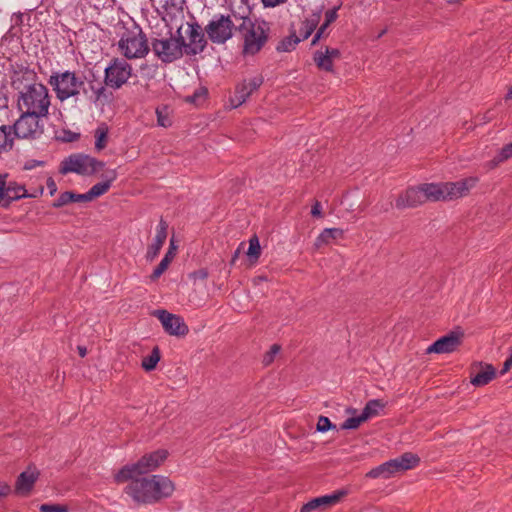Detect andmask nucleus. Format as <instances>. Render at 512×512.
<instances>
[{
    "mask_svg": "<svg viewBox=\"0 0 512 512\" xmlns=\"http://www.w3.org/2000/svg\"><path fill=\"white\" fill-rule=\"evenodd\" d=\"M127 482L124 493L138 506L158 503L175 491L174 483L163 475L133 476Z\"/></svg>",
    "mask_w": 512,
    "mask_h": 512,
    "instance_id": "nucleus-1",
    "label": "nucleus"
},
{
    "mask_svg": "<svg viewBox=\"0 0 512 512\" xmlns=\"http://www.w3.org/2000/svg\"><path fill=\"white\" fill-rule=\"evenodd\" d=\"M51 106L49 89L42 83H32L24 86L17 98L20 112L34 114L35 117H48Z\"/></svg>",
    "mask_w": 512,
    "mask_h": 512,
    "instance_id": "nucleus-2",
    "label": "nucleus"
},
{
    "mask_svg": "<svg viewBox=\"0 0 512 512\" xmlns=\"http://www.w3.org/2000/svg\"><path fill=\"white\" fill-rule=\"evenodd\" d=\"M232 17L235 20L241 21L237 25L236 30L240 33L243 40V54H257L268 40L269 27L267 23H256L248 16H237L234 12L232 13Z\"/></svg>",
    "mask_w": 512,
    "mask_h": 512,
    "instance_id": "nucleus-3",
    "label": "nucleus"
},
{
    "mask_svg": "<svg viewBox=\"0 0 512 512\" xmlns=\"http://www.w3.org/2000/svg\"><path fill=\"white\" fill-rule=\"evenodd\" d=\"M116 46L119 54L125 60L143 59L150 52L148 38L138 25L130 29L125 28Z\"/></svg>",
    "mask_w": 512,
    "mask_h": 512,
    "instance_id": "nucleus-4",
    "label": "nucleus"
},
{
    "mask_svg": "<svg viewBox=\"0 0 512 512\" xmlns=\"http://www.w3.org/2000/svg\"><path fill=\"white\" fill-rule=\"evenodd\" d=\"M84 79L83 75L75 71H57L50 75L48 84L55 92L56 98L64 102L70 98L78 99L85 87Z\"/></svg>",
    "mask_w": 512,
    "mask_h": 512,
    "instance_id": "nucleus-5",
    "label": "nucleus"
},
{
    "mask_svg": "<svg viewBox=\"0 0 512 512\" xmlns=\"http://www.w3.org/2000/svg\"><path fill=\"white\" fill-rule=\"evenodd\" d=\"M166 450H157L142 456L136 463L123 466L115 475L117 484L125 483L133 476H141L156 470L167 458Z\"/></svg>",
    "mask_w": 512,
    "mask_h": 512,
    "instance_id": "nucleus-6",
    "label": "nucleus"
},
{
    "mask_svg": "<svg viewBox=\"0 0 512 512\" xmlns=\"http://www.w3.org/2000/svg\"><path fill=\"white\" fill-rule=\"evenodd\" d=\"M152 51L163 63H172L180 59L184 50V38L181 33V27L176 31V35L168 38L154 39L151 43Z\"/></svg>",
    "mask_w": 512,
    "mask_h": 512,
    "instance_id": "nucleus-7",
    "label": "nucleus"
},
{
    "mask_svg": "<svg viewBox=\"0 0 512 512\" xmlns=\"http://www.w3.org/2000/svg\"><path fill=\"white\" fill-rule=\"evenodd\" d=\"M420 459L416 454L404 453L400 457L389 460L373 469H371L366 477L368 478H379L385 479L390 478L398 472L406 471L416 467Z\"/></svg>",
    "mask_w": 512,
    "mask_h": 512,
    "instance_id": "nucleus-8",
    "label": "nucleus"
},
{
    "mask_svg": "<svg viewBox=\"0 0 512 512\" xmlns=\"http://www.w3.org/2000/svg\"><path fill=\"white\" fill-rule=\"evenodd\" d=\"M104 167V162L84 154L71 155L61 163L62 174L77 173L92 175Z\"/></svg>",
    "mask_w": 512,
    "mask_h": 512,
    "instance_id": "nucleus-9",
    "label": "nucleus"
},
{
    "mask_svg": "<svg viewBox=\"0 0 512 512\" xmlns=\"http://www.w3.org/2000/svg\"><path fill=\"white\" fill-rule=\"evenodd\" d=\"M133 68L127 60L113 58L104 70V83L114 90L120 89L132 76Z\"/></svg>",
    "mask_w": 512,
    "mask_h": 512,
    "instance_id": "nucleus-10",
    "label": "nucleus"
},
{
    "mask_svg": "<svg viewBox=\"0 0 512 512\" xmlns=\"http://www.w3.org/2000/svg\"><path fill=\"white\" fill-rule=\"evenodd\" d=\"M237 25L230 15H218L205 27L209 39L216 44H224L233 36V30Z\"/></svg>",
    "mask_w": 512,
    "mask_h": 512,
    "instance_id": "nucleus-11",
    "label": "nucleus"
},
{
    "mask_svg": "<svg viewBox=\"0 0 512 512\" xmlns=\"http://www.w3.org/2000/svg\"><path fill=\"white\" fill-rule=\"evenodd\" d=\"M43 118L44 117H35L34 114L21 112L20 117L12 126L14 135L22 139L36 138L42 133L39 121Z\"/></svg>",
    "mask_w": 512,
    "mask_h": 512,
    "instance_id": "nucleus-12",
    "label": "nucleus"
},
{
    "mask_svg": "<svg viewBox=\"0 0 512 512\" xmlns=\"http://www.w3.org/2000/svg\"><path fill=\"white\" fill-rule=\"evenodd\" d=\"M153 315L158 318L164 331L169 335L183 337L188 334L189 328L181 316L166 310H156Z\"/></svg>",
    "mask_w": 512,
    "mask_h": 512,
    "instance_id": "nucleus-13",
    "label": "nucleus"
},
{
    "mask_svg": "<svg viewBox=\"0 0 512 512\" xmlns=\"http://www.w3.org/2000/svg\"><path fill=\"white\" fill-rule=\"evenodd\" d=\"M187 27L189 42L184 41L183 50L186 55L194 56L204 51L207 40L198 23H187Z\"/></svg>",
    "mask_w": 512,
    "mask_h": 512,
    "instance_id": "nucleus-14",
    "label": "nucleus"
},
{
    "mask_svg": "<svg viewBox=\"0 0 512 512\" xmlns=\"http://www.w3.org/2000/svg\"><path fill=\"white\" fill-rule=\"evenodd\" d=\"M477 182V177H468L456 182H444L445 201L457 200L468 195Z\"/></svg>",
    "mask_w": 512,
    "mask_h": 512,
    "instance_id": "nucleus-15",
    "label": "nucleus"
},
{
    "mask_svg": "<svg viewBox=\"0 0 512 512\" xmlns=\"http://www.w3.org/2000/svg\"><path fill=\"white\" fill-rule=\"evenodd\" d=\"M263 83L261 75L245 79L242 83L238 84L235 88L234 96L231 97V105L236 108L243 104L250 95L256 91Z\"/></svg>",
    "mask_w": 512,
    "mask_h": 512,
    "instance_id": "nucleus-16",
    "label": "nucleus"
},
{
    "mask_svg": "<svg viewBox=\"0 0 512 512\" xmlns=\"http://www.w3.org/2000/svg\"><path fill=\"white\" fill-rule=\"evenodd\" d=\"M462 333L450 332L445 336L440 337L432 345L426 349L427 354H447L457 350L462 343Z\"/></svg>",
    "mask_w": 512,
    "mask_h": 512,
    "instance_id": "nucleus-17",
    "label": "nucleus"
},
{
    "mask_svg": "<svg viewBox=\"0 0 512 512\" xmlns=\"http://www.w3.org/2000/svg\"><path fill=\"white\" fill-rule=\"evenodd\" d=\"M345 495H346V491L339 490V491L333 492L330 495H324V496L316 497V498L310 500L309 502H307L306 504H304L301 507L300 512H312V511H316V510H320V511L328 510L329 508H331V507L335 506L336 504H338Z\"/></svg>",
    "mask_w": 512,
    "mask_h": 512,
    "instance_id": "nucleus-18",
    "label": "nucleus"
},
{
    "mask_svg": "<svg viewBox=\"0 0 512 512\" xmlns=\"http://www.w3.org/2000/svg\"><path fill=\"white\" fill-rule=\"evenodd\" d=\"M425 196L423 194L421 185L416 187H410L399 194L395 201L397 209L415 208L425 202Z\"/></svg>",
    "mask_w": 512,
    "mask_h": 512,
    "instance_id": "nucleus-19",
    "label": "nucleus"
},
{
    "mask_svg": "<svg viewBox=\"0 0 512 512\" xmlns=\"http://www.w3.org/2000/svg\"><path fill=\"white\" fill-rule=\"evenodd\" d=\"M39 471L36 467L29 466L17 478L15 483V493L20 496H28L32 491L34 484L39 477Z\"/></svg>",
    "mask_w": 512,
    "mask_h": 512,
    "instance_id": "nucleus-20",
    "label": "nucleus"
},
{
    "mask_svg": "<svg viewBox=\"0 0 512 512\" xmlns=\"http://www.w3.org/2000/svg\"><path fill=\"white\" fill-rule=\"evenodd\" d=\"M496 376V370L491 364L476 363L471 368L470 382L476 387L487 385Z\"/></svg>",
    "mask_w": 512,
    "mask_h": 512,
    "instance_id": "nucleus-21",
    "label": "nucleus"
},
{
    "mask_svg": "<svg viewBox=\"0 0 512 512\" xmlns=\"http://www.w3.org/2000/svg\"><path fill=\"white\" fill-rule=\"evenodd\" d=\"M168 223L161 218L157 226L156 236L151 245H149L146 253V259L153 261L159 254L163 244L166 241L168 235Z\"/></svg>",
    "mask_w": 512,
    "mask_h": 512,
    "instance_id": "nucleus-22",
    "label": "nucleus"
},
{
    "mask_svg": "<svg viewBox=\"0 0 512 512\" xmlns=\"http://www.w3.org/2000/svg\"><path fill=\"white\" fill-rule=\"evenodd\" d=\"M425 202L445 201L444 182L421 184Z\"/></svg>",
    "mask_w": 512,
    "mask_h": 512,
    "instance_id": "nucleus-23",
    "label": "nucleus"
},
{
    "mask_svg": "<svg viewBox=\"0 0 512 512\" xmlns=\"http://www.w3.org/2000/svg\"><path fill=\"white\" fill-rule=\"evenodd\" d=\"M116 179V172L114 170L110 171L107 175V179L103 182H99L93 185L88 192L85 193V197L87 201H92L93 199L102 196L105 194L111 187V183Z\"/></svg>",
    "mask_w": 512,
    "mask_h": 512,
    "instance_id": "nucleus-24",
    "label": "nucleus"
},
{
    "mask_svg": "<svg viewBox=\"0 0 512 512\" xmlns=\"http://www.w3.org/2000/svg\"><path fill=\"white\" fill-rule=\"evenodd\" d=\"M344 231L340 228H325L316 238L314 247L320 249L324 245H328L333 241L343 238Z\"/></svg>",
    "mask_w": 512,
    "mask_h": 512,
    "instance_id": "nucleus-25",
    "label": "nucleus"
},
{
    "mask_svg": "<svg viewBox=\"0 0 512 512\" xmlns=\"http://www.w3.org/2000/svg\"><path fill=\"white\" fill-rule=\"evenodd\" d=\"M320 19H321V14H320V12H317V13H313L312 15H310V17H308L307 19H305L302 22L300 30H299L301 40L307 39L313 33V31L316 29L317 25L319 24Z\"/></svg>",
    "mask_w": 512,
    "mask_h": 512,
    "instance_id": "nucleus-26",
    "label": "nucleus"
},
{
    "mask_svg": "<svg viewBox=\"0 0 512 512\" xmlns=\"http://www.w3.org/2000/svg\"><path fill=\"white\" fill-rule=\"evenodd\" d=\"M25 189L22 186L12 185L9 183L3 196V201L0 205L8 206L12 201L20 199L25 196Z\"/></svg>",
    "mask_w": 512,
    "mask_h": 512,
    "instance_id": "nucleus-27",
    "label": "nucleus"
},
{
    "mask_svg": "<svg viewBox=\"0 0 512 512\" xmlns=\"http://www.w3.org/2000/svg\"><path fill=\"white\" fill-rule=\"evenodd\" d=\"M14 133L12 126L2 125L0 126V152L9 151L13 147Z\"/></svg>",
    "mask_w": 512,
    "mask_h": 512,
    "instance_id": "nucleus-28",
    "label": "nucleus"
},
{
    "mask_svg": "<svg viewBox=\"0 0 512 512\" xmlns=\"http://www.w3.org/2000/svg\"><path fill=\"white\" fill-rule=\"evenodd\" d=\"M385 405L386 404L379 399L369 400L366 403L365 407L363 408L362 414L364 415L366 420H369L373 417L380 415L381 411H383V409L385 408Z\"/></svg>",
    "mask_w": 512,
    "mask_h": 512,
    "instance_id": "nucleus-29",
    "label": "nucleus"
},
{
    "mask_svg": "<svg viewBox=\"0 0 512 512\" xmlns=\"http://www.w3.org/2000/svg\"><path fill=\"white\" fill-rule=\"evenodd\" d=\"M314 62L316 66L320 70H324L326 72H333L334 61L330 58L328 54L324 50H318L314 53L313 56Z\"/></svg>",
    "mask_w": 512,
    "mask_h": 512,
    "instance_id": "nucleus-30",
    "label": "nucleus"
},
{
    "mask_svg": "<svg viewBox=\"0 0 512 512\" xmlns=\"http://www.w3.org/2000/svg\"><path fill=\"white\" fill-rule=\"evenodd\" d=\"M82 197H85V193L76 194L70 191L64 192L58 197L57 200H55V202L53 203V207L59 208L72 202H87V199Z\"/></svg>",
    "mask_w": 512,
    "mask_h": 512,
    "instance_id": "nucleus-31",
    "label": "nucleus"
},
{
    "mask_svg": "<svg viewBox=\"0 0 512 512\" xmlns=\"http://www.w3.org/2000/svg\"><path fill=\"white\" fill-rule=\"evenodd\" d=\"M108 126L105 123L100 124L95 130V149L97 151L103 150L108 142Z\"/></svg>",
    "mask_w": 512,
    "mask_h": 512,
    "instance_id": "nucleus-32",
    "label": "nucleus"
},
{
    "mask_svg": "<svg viewBox=\"0 0 512 512\" xmlns=\"http://www.w3.org/2000/svg\"><path fill=\"white\" fill-rule=\"evenodd\" d=\"M512 157V142L503 146L498 154L488 163L490 169L496 168L500 163Z\"/></svg>",
    "mask_w": 512,
    "mask_h": 512,
    "instance_id": "nucleus-33",
    "label": "nucleus"
},
{
    "mask_svg": "<svg viewBox=\"0 0 512 512\" xmlns=\"http://www.w3.org/2000/svg\"><path fill=\"white\" fill-rule=\"evenodd\" d=\"M160 361V351L158 347H154L150 355L142 359L141 366L145 371H152L156 368Z\"/></svg>",
    "mask_w": 512,
    "mask_h": 512,
    "instance_id": "nucleus-34",
    "label": "nucleus"
},
{
    "mask_svg": "<svg viewBox=\"0 0 512 512\" xmlns=\"http://www.w3.org/2000/svg\"><path fill=\"white\" fill-rule=\"evenodd\" d=\"M301 41V38L295 34H291L282 39L277 45V51L279 52H290L295 49L296 45Z\"/></svg>",
    "mask_w": 512,
    "mask_h": 512,
    "instance_id": "nucleus-35",
    "label": "nucleus"
},
{
    "mask_svg": "<svg viewBox=\"0 0 512 512\" xmlns=\"http://www.w3.org/2000/svg\"><path fill=\"white\" fill-rule=\"evenodd\" d=\"M261 254V246L259 243V239L256 235L250 238L249 240V248L247 250V256L250 258L252 262H256Z\"/></svg>",
    "mask_w": 512,
    "mask_h": 512,
    "instance_id": "nucleus-36",
    "label": "nucleus"
},
{
    "mask_svg": "<svg viewBox=\"0 0 512 512\" xmlns=\"http://www.w3.org/2000/svg\"><path fill=\"white\" fill-rule=\"evenodd\" d=\"M366 418L361 413L359 416L356 417H349L346 419L342 425L341 429L343 430H349V429H357L362 423L366 422Z\"/></svg>",
    "mask_w": 512,
    "mask_h": 512,
    "instance_id": "nucleus-37",
    "label": "nucleus"
},
{
    "mask_svg": "<svg viewBox=\"0 0 512 512\" xmlns=\"http://www.w3.org/2000/svg\"><path fill=\"white\" fill-rule=\"evenodd\" d=\"M281 350V346L279 344H273L269 351H267L264 356H263V364L264 366H269L270 364L273 363L276 355L280 352Z\"/></svg>",
    "mask_w": 512,
    "mask_h": 512,
    "instance_id": "nucleus-38",
    "label": "nucleus"
},
{
    "mask_svg": "<svg viewBox=\"0 0 512 512\" xmlns=\"http://www.w3.org/2000/svg\"><path fill=\"white\" fill-rule=\"evenodd\" d=\"M172 261H170L168 258L163 257V259L160 261V263L157 265V267L154 269L153 273L151 274L150 278L152 281L157 280L168 268Z\"/></svg>",
    "mask_w": 512,
    "mask_h": 512,
    "instance_id": "nucleus-39",
    "label": "nucleus"
},
{
    "mask_svg": "<svg viewBox=\"0 0 512 512\" xmlns=\"http://www.w3.org/2000/svg\"><path fill=\"white\" fill-rule=\"evenodd\" d=\"M316 428L319 432H327L328 430L335 429L336 426L331 423L328 417L320 416Z\"/></svg>",
    "mask_w": 512,
    "mask_h": 512,
    "instance_id": "nucleus-40",
    "label": "nucleus"
},
{
    "mask_svg": "<svg viewBox=\"0 0 512 512\" xmlns=\"http://www.w3.org/2000/svg\"><path fill=\"white\" fill-rule=\"evenodd\" d=\"M41 512H68L65 506L57 504H42L40 506Z\"/></svg>",
    "mask_w": 512,
    "mask_h": 512,
    "instance_id": "nucleus-41",
    "label": "nucleus"
},
{
    "mask_svg": "<svg viewBox=\"0 0 512 512\" xmlns=\"http://www.w3.org/2000/svg\"><path fill=\"white\" fill-rule=\"evenodd\" d=\"M339 8H340V6H337V7H334L333 9L327 10L325 12V21H327V23H332L337 19V17H338L337 11Z\"/></svg>",
    "mask_w": 512,
    "mask_h": 512,
    "instance_id": "nucleus-42",
    "label": "nucleus"
},
{
    "mask_svg": "<svg viewBox=\"0 0 512 512\" xmlns=\"http://www.w3.org/2000/svg\"><path fill=\"white\" fill-rule=\"evenodd\" d=\"M324 51L326 52V54H328L330 56L332 61L339 60L341 57V53H340L339 49H337V48H330V47L326 46Z\"/></svg>",
    "mask_w": 512,
    "mask_h": 512,
    "instance_id": "nucleus-43",
    "label": "nucleus"
},
{
    "mask_svg": "<svg viewBox=\"0 0 512 512\" xmlns=\"http://www.w3.org/2000/svg\"><path fill=\"white\" fill-rule=\"evenodd\" d=\"M288 0H261L265 8H274L276 6L285 4Z\"/></svg>",
    "mask_w": 512,
    "mask_h": 512,
    "instance_id": "nucleus-44",
    "label": "nucleus"
},
{
    "mask_svg": "<svg viewBox=\"0 0 512 512\" xmlns=\"http://www.w3.org/2000/svg\"><path fill=\"white\" fill-rule=\"evenodd\" d=\"M331 23H327V21H324V23L320 26V28L318 29L317 33L315 34L313 40H312V44H316V42L323 36L325 30L328 28V26L330 25Z\"/></svg>",
    "mask_w": 512,
    "mask_h": 512,
    "instance_id": "nucleus-45",
    "label": "nucleus"
},
{
    "mask_svg": "<svg viewBox=\"0 0 512 512\" xmlns=\"http://www.w3.org/2000/svg\"><path fill=\"white\" fill-rule=\"evenodd\" d=\"M176 249L177 247L174 244V240H170V246L166 254L164 255L165 258H168L170 261H172L176 255Z\"/></svg>",
    "mask_w": 512,
    "mask_h": 512,
    "instance_id": "nucleus-46",
    "label": "nucleus"
},
{
    "mask_svg": "<svg viewBox=\"0 0 512 512\" xmlns=\"http://www.w3.org/2000/svg\"><path fill=\"white\" fill-rule=\"evenodd\" d=\"M157 121H158V124L162 127H168L171 125L169 118H167L166 116H163L162 113L158 110H157Z\"/></svg>",
    "mask_w": 512,
    "mask_h": 512,
    "instance_id": "nucleus-47",
    "label": "nucleus"
},
{
    "mask_svg": "<svg viewBox=\"0 0 512 512\" xmlns=\"http://www.w3.org/2000/svg\"><path fill=\"white\" fill-rule=\"evenodd\" d=\"M10 492H11L10 485L7 484L6 482L0 481V499L8 496L10 494Z\"/></svg>",
    "mask_w": 512,
    "mask_h": 512,
    "instance_id": "nucleus-48",
    "label": "nucleus"
},
{
    "mask_svg": "<svg viewBox=\"0 0 512 512\" xmlns=\"http://www.w3.org/2000/svg\"><path fill=\"white\" fill-rule=\"evenodd\" d=\"M311 214L314 217H321L322 216V208L320 202L316 201L315 204L312 206Z\"/></svg>",
    "mask_w": 512,
    "mask_h": 512,
    "instance_id": "nucleus-49",
    "label": "nucleus"
},
{
    "mask_svg": "<svg viewBox=\"0 0 512 512\" xmlns=\"http://www.w3.org/2000/svg\"><path fill=\"white\" fill-rule=\"evenodd\" d=\"M46 184H47V188L50 191V194L53 195L57 191V186H56L55 181L52 178H48Z\"/></svg>",
    "mask_w": 512,
    "mask_h": 512,
    "instance_id": "nucleus-50",
    "label": "nucleus"
},
{
    "mask_svg": "<svg viewBox=\"0 0 512 512\" xmlns=\"http://www.w3.org/2000/svg\"><path fill=\"white\" fill-rule=\"evenodd\" d=\"M266 281H267V277L266 276H262V275L254 277L253 280H252V282H253V284L255 286H258L261 283L266 282Z\"/></svg>",
    "mask_w": 512,
    "mask_h": 512,
    "instance_id": "nucleus-51",
    "label": "nucleus"
},
{
    "mask_svg": "<svg viewBox=\"0 0 512 512\" xmlns=\"http://www.w3.org/2000/svg\"><path fill=\"white\" fill-rule=\"evenodd\" d=\"M105 92V87L104 86H100L98 87L94 93L96 95V100H98L100 98V96Z\"/></svg>",
    "mask_w": 512,
    "mask_h": 512,
    "instance_id": "nucleus-52",
    "label": "nucleus"
},
{
    "mask_svg": "<svg viewBox=\"0 0 512 512\" xmlns=\"http://www.w3.org/2000/svg\"><path fill=\"white\" fill-rule=\"evenodd\" d=\"M78 353L81 357H85L87 354V349L84 346H78L77 347Z\"/></svg>",
    "mask_w": 512,
    "mask_h": 512,
    "instance_id": "nucleus-53",
    "label": "nucleus"
},
{
    "mask_svg": "<svg viewBox=\"0 0 512 512\" xmlns=\"http://www.w3.org/2000/svg\"><path fill=\"white\" fill-rule=\"evenodd\" d=\"M239 254H240V249L238 248V249L234 252V254H233V256H232V260H231V263H232V264H233V263H235L236 259L239 257Z\"/></svg>",
    "mask_w": 512,
    "mask_h": 512,
    "instance_id": "nucleus-54",
    "label": "nucleus"
},
{
    "mask_svg": "<svg viewBox=\"0 0 512 512\" xmlns=\"http://www.w3.org/2000/svg\"><path fill=\"white\" fill-rule=\"evenodd\" d=\"M196 97H197V94L195 93L193 96H188V97L186 98V101H187V102H190V103H195V101H196Z\"/></svg>",
    "mask_w": 512,
    "mask_h": 512,
    "instance_id": "nucleus-55",
    "label": "nucleus"
},
{
    "mask_svg": "<svg viewBox=\"0 0 512 512\" xmlns=\"http://www.w3.org/2000/svg\"><path fill=\"white\" fill-rule=\"evenodd\" d=\"M505 99L506 100H511L512 99V86L510 87V89L508 90L506 96H505Z\"/></svg>",
    "mask_w": 512,
    "mask_h": 512,
    "instance_id": "nucleus-56",
    "label": "nucleus"
}]
</instances>
